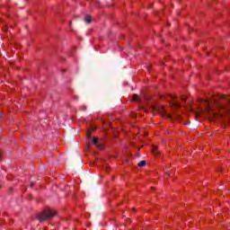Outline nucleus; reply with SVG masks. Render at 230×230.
Wrapping results in <instances>:
<instances>
[{"mask_svg": "<svg viewBox=\"0 0 230 230\" xmlns=\"http://www.w3.org/2000/svg\"><path fill=\"white\" fill-rule=\"evenodd\" d=\"M217 105V109L225 111L228 116H230V95H217L212 98Z\"/></svg>", "mask_w": 230, "mask_h": 230, "instance_id": "obj_1", "label": "nucleus"}, {"mask_svg": "<svg viewBox=\"0 0 230 230\" xmlns=\"http://www.w3.org/2000/svg\"><path fill=\"white\" fill-rule=\"evenodd\" d=\"M57 215V211L53 208H46L44 210L37 215L38 220L40 222H44L45 220H49V218H53Z\"/></svg>", "mask_w": 230, "mask_h": 230, "instance_id": "obj_2", "label": "nucleus"}, {"mask_svg": "<svg viewBox=\"0 0 230 230\" xmlns=\"http://www.w3.org/2000/svg\"><path fill=\"white\" fill-rule=\"evenodd\" d=\"M170 105L171 107H172V109H180L181 108V104H179V102H177V97L171 95L170 96Z\"/></svg>", "mask_w": 230, "mask_h": 230, "instance_id": "obj_3", "label": "nucleus"}, {"mask_svg": "<svg viewBox=\"0 0 230 230\" xmlns=\"http://www.w3.org/2000/svg\"><path fill=\"white\" fill-rule=\"evenodd\" d=\"M155 111H157V112H162L163 116H167L169 119H172V115L166 112V108L164 106L155 107Z\"/></svg>", "mask_w": 230, "mask_h": 230, "instance_id": "obj_4", "label": "nucleus"}, {"mask_svg": "<svg viewBox=\"0 0 230 230\" xmlns=\"http://www.w3.org/2000/svg\"><path fill=\"white\" fill-rule=\"evenodd\" d=\"M152 154L155 157H159V155H161V152H159V148L157 147V146H152Z\"/></svg>", "mask_w": 230, "mask_h": 230, "instance_id": "obj_5", "label": "nucleus"}, {"mask_svg": "<svg viewBox=\"0 0 230 230\" xmlns=\"http://www.w3.org/2000/svg\"><path fill=\"white\" fill-rule=\"evenodd\" d=\"M93 130H96V127H93L92 129H87L86 137H88V139H90L91 135L93 134Z\"/></svg>", "mask_w": 230, "mask_h": 230, "instance_id": "obj_6", "label": "nucleus"}, {"mask_svg": "<svg viewBox=\"0 0 230 230\" xmlns=\"http://www.w3.org/2000/svg\"><path fill=\"white\" fill-rule=\"evenodd\" d=\"M141 99L139 98L138 94H133V102H140Z\"/></svg>", "mask_w": 230, "mask_h": 230, "instance_id": "obj_7", "label": "nucleus"}, {"mask_svg": "<svg viewBox=\"0 0 230 230\" xmlns=\"http://www.w3.org/2000/svg\"><path fill=\"white\" fill-rule=\"evenodd\" d=\"M138 166H139V168H141L143 166H146V161H141L140 163H138Z\"/></svg>", "mask_w": 230, "mask_h": 230, "instance_id": "obj_8", "label": "nucleus"}, {"mask_svg": "<svg viewBox=\"0 0 230 230\" xmlns=\"http://www.w3.org/2000/svg\"><path fill=\"white\" fill-rule=\"evenodd\" d=\"M84 21H85V22H86L87 24H90V22H91V16H86V17L84 18Z\"/></svg>", "mask_w": 230, "mask_h": 230, "instance_id": "obj_9", "label": "nucleus"}, {"mask_svg": "<svg viewBox=\"0 0 230 230\" xmlns=\"http://www.w3.org/2000/svg\"><path fill=\"white\" fill-rule=\"evenodd\" d=\"M93 145H98V138L93 137Z\"/></svg>", "mask_w": 230, "mask_h": 230, "instance_id": "obj_10", "label": "nucleus"}, {"mask_svg": "<svg viewBox=\"0 0 230 230\" xmlns=\"http://www.w3.org/2000/svg\"><path fill=\"white\" fill-rule=\"evenodd\" d=\"M181 101L183 102V103H186L187 102V99H186V96H181Z\"/></svg>", "mask_w": 230, "mask_h": 230, "instance_id": "obj_11", "label": "nucleus"}, {"mask_svg": "<svg viewBox=\"0 0 230 230\" xmlns=\"http://www.w3.org/2000/svg\"><path fill=\"white\" fill-rule=\"evenodd\" d=\"M164 177H165V179H168V177H170V173L169 172H165Z\"/></svg>", "mask_w": 230, "mask_h": 230, "instance_id": "obj_12", "label": "nucleus"}, {"mask_svg": "<svg viewBox=\"0 0 230 230\" xmlns=\"http://www.w3.org/2000/svg\"><path fill=\"white\" fill-rule=\"evenodd\" d=\"M86 110H87V107H85V106L81 107V111H86Z\"/></svg>", "mask_w": 230, "mask_h": 230, "instance_id": "obj_13", "label": "nucleus"}, {"mask_svg": "<svg viewBox=\"0 0 230 230\" xmlns=\"http://www.w3.org/2000/svg\"><path fill=\"white\" fill-rule=\"evenodd\" d=\"M3 159V151H0V161Z\"/></svg>", "mask_w": 230, "mask_h": 230, "instance_id": "obj_14", "label": "nucleus"}, {"mask_svg": "<svg viewBox=\"0 0 230 230\" xmlns=\"http://www.w3.org/2000/svg\"><path fill=\"white\" fill-rule=\"evenodd\" d=\"M208 111H211V106L208 105Z\"/></svg>", "mask_w": 230, "mask_h": 230, "instance_id": "obj_15", "label": "nucleus"}, {"mask_svg": "<svg viewBox=\"0 0 230 230\" xmlns=\"http://www.w3.org/2000/svg\"><path fill=\"white\" fill-rule=\"evenodd\" d=\"M91 146L89 144H87V147L89 148Z\"/></svg>", "mask_w": 230, "mask_h": 230, "instance_id": "obj_16", "label": "nucleus"}]
</instances>
